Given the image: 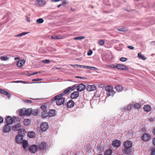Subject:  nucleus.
<instances>
[{
  "label": "nucleus",
  "mask_w": 155,
  "mask_h": 155,
  "mask_svg": "<svg viewBox=\"0 0 155 155\" xmlns=\"http://www.w3.org/2000/svg\"><path fill=\"white\" fill-rule=\"evenodd\" d=\"M124 149L123 150L124 153L128 154L130 152V148L132 146V143L130 141L127 140L124 143Z\"/></svg>",
  "instance_id": "obj_1"
},
{
  "label": "nucleus",
  "mask_w": 155,
  "mask_h": 155,
  "mask_svg": "<svg viewBox=\"0 0 155 155\" xmlns=\"http://www.w3.org/2000/svg\"><path fill=\"white\" fill-rule=\"evenodd\" d=\"M52 100H56V104L57 105H61L65 101L64 98L58 94L54 96L52 99Z\"/></svg>",
  "instance_id": "obj_2"
},
{
  "label": "nucleus",
  "mask_w": 155,
  "mask_h": 155,
  "mask_svg": "<svg viewBox=\"0 0 155 155\" xmlns=\"http://www.w3.org/2000/svg\"><path fill=\"white\" fill-rule=\"evenodd\" d=\"M105 90L107 91L106 94L108 97L113 96L115 92L113 90V87L111 85H108L105 87Z\"/></svg>",
  "instance_id": "obj_3"
},
{
  "label": "nucleus",
  "mask_w": 155,
  "mask_h": 155,
  "mask_svg": "<svg viewBox=\"0 0 155 155\" xmlns=\"http://www.w3.org/2000/svg\"><path fill=\"white\" fill-rule=\"evenodd\" d=\"M48 128V125L46 122H43L41 125L40 130L43 132L46 131Z\"/></svg>",
  "instance_id": "obj_4"
},
{
  "label": "nucleus",
  "mask_w": 155,
  "mask_h": 155,
  "mask_svg": "<svg viewBox=\"0 0 155 155\" xmlns=\"http://www.w3.org/2000/svg\"><path fill=\"white\" fill-rule=\"evenodd\" d=\"M116 67L117 69L123 70H127L129 69L127 66L120 64H117Z\"/></svg>",
  "instance_id": "obj_5"
},
{
  "label": "nucleus",
  "mask_w": 155,
  "mask_h": 155,
  "mask_svg": "<svg viewBox=\"0 0 155 155\" xmlns=\"http://www.w3.org/2000/svg\"><path fill=\"white\" fill-rule=\"evenodd\" d=\"M38 149V146L35 145H32L29 147L30 152L32 153L36 152Z\"/></svg>",
  "instance_id": "obj_6"
},
{
  "label": "nucleus",
  "mask_w": 155,
  "mask_h": 155,
  "mask_svg": "<svg viewBox=\"0 0 155 155\" xmlns=\"http://www.w3.org/2000/svg\"><path fill=\"white\" fill-rule=\"evenodd\" d=\"M121 144V142L119 140H115L112 143V146L114 147L117 148L120 146Z\"/></svg>",
  "instance_id": "obj_7"
},
{
  "label": "nucleus",
  "mask_w": 155,
  "mask_h": 155,
  "mask_svg": "<svg viewBox=\"0 0 155 155\" xmlns=\"http://www.w3.org/2000/svg\"><path fill=\"white\" fill-rule=\"evenodd\" d=\"M11 129V127L9 125L6 124L3 127L2 131L4 133H9L10 132Z\"/></svg>",
  "instance_id": "obj_8"
},
{
  "label": "nucleus",
  "mask_w": 155,
  "mask_h": 155,
  "mask_svg": "<svg viewBox=\"0 0 155 155\" xmlns=\"http://www.w3.org/2000/svg\"><path fill=\"white\" fill-rule=\"evenodd\" d=\"M79 93L78 91H75L72 93L71 95V98L72 99H76L79 96Z\"/></svg>",
  "instance_id": "obj_9"
},
{
  "label": "nucleus",
  "mask_w": 155,
  "mask_h": 155,
  "mask_svg": "<svg viewBox=\"0 0 155 155\" xmlns=\"http://www.w3.org/2000/svg\"><path fill=\"white\" fill-rule=\"evenodd\" d=\"M85 85L83 84H81L77 85V90L78 91L81 92L84 90L85 88Z\"/></svg>",
  "instance_id": "obj_10"
},
{
  "label": "nucleus",
  "mask_w": 155,
  "mask_h": 155,
  "mask_svg": "<svg viewBox=\"0 0 155 155\" xmlns=\"http://www.w3.org/2000/svg\"><path fill=\"white\" fill-rule=\"evenodd\" d=\"M151 138L150 135L147 134H145L143 135L141 137L142 140L144 141H148Z\"/></svg>",
  "instance_id": "obj_11"
},
{
  "label": "nucleus",
  "mask_w": 155,
  "mask_h": 155,
  "mask_svg": "<svg viewBox=\"0 0 155 155\" xmlns=\"http://www.w3.org/2000/svg\"><path fill=\"white\" fill-rule=\"evenodd\" d=\"M13 122V119L11 117L8 116L6 118V122L7 124L10 125L12 124Z\"/></svg>",
  "instance_id": "obj_12"
},
{
  "label": "nucleus",
  "mask_w": 155,
  "mask_h": 155,
  "mask_svg": "<svg viewBox=\"0 0 155 155\" xmlns=\"http://www.w3.org/2000/svg\"><path fill=\"white\" fill-rule=\"evenodd\" d=\"M24 136L17 135L16 137V141L17 143H22L23 140V137Z\"/></svg>",
  "instance_id": "obj_13"
},
{
  "label": "nucleus",
  "mask_w": 155,
  "mask_h": 155,
  "mask_svg": "<svg viewBox=\"0 0 155 155\" xmlns=\"http://www.w3.org/2000/svg\"><path fill=\"white\" fill-rule=\"evenodd\" d=\"M35 3L37 6H42L44 5L45 2L44 0H37Z\"/></svg>",
  "instance_id": "obj_14"
},
{
  "label": "nucleus",
  "mask_w": 155,
  "mask_h": 155,
  "mask_svg": "<svg viewBox=\"0 0 155 155\" xmlns=\"http://www.w3.org/2000/svg\"><path fill=\"white\" fill-rule=\"evenodd\" d=\"M22 143L23 148L25 150H27L28 145V141L26 140H24L22 141Z\"/></svg>",
  "instance_id": "obj_15"
},
{
  "label": "nucleus",
  "mask_w": 155,
  "mask_h": 155,
  "mask_svg": "<svg viewBox=\"0 0 155 155\" xmlns=\"http://www.w3.org/2000/svg\"><path fill=\"white\" fill-rule=\"evenodd\" d=\"M96 89V87L94 85H88L86 87L87 90L89 91H93Z\"/></svg>",
  "instance_id": "obj_16"
},
{
  "label": "nucleus",
  "mask_w": 155,
  "mask_h": 155,
  "mask_svg": "<svg viewBox=\"0 0 155 155\" xmlns=\"http://www.w3.org/2000/svg\"><path fill=\"white\" fill-rule=\"evenodd\" d=\"M25 62V61L24 59L20 60L17 62L16 65L19 67H21L23 65Z\"/></svg>",
  "instance_id": "obj_17"
},
{
  "label": "nucleus",
  "mask_w": 155,
  "mask_h": 155,
  "mask_svg": "<svg viewBox=\"0 0 155 155\" xmlns=\"http://www.w3.org/2000/svg\"><path fill=\"white\" fill-rule=\"evenodd\" d=\"M114 88L118 92H120L124 90V87L120 85H116Z\"/></svg>",
  "instance_id": "obj_18"
},
{
  "label": "nucleus",
  "mask_w": 155,
  "mask_h": 155,
  "mask_svg": "<svg viewBox=\"0 0 155 155\" xmlns=\"http://www.w3.org/2000/svg\"><path fill=\"white\" fill-rule=\"evenodd\" d=\"M56 111L54 110H51L48 112V116L50 117L54 116L56 114Z\"/></svg>",
  "instance_id": "obj_19"
},
{
  "label": "nucleus",
  "mask_w": 155,
  "mask_h": 155,
  "mask_svg": "<svg viewBox=\"0 0 155 155\" xmlns=\"http://www.w3.org/2000/svg\"><path fill=\"white\" fill-rule=\"evenodd\" d=\"M0 93L5 95L7 96L8 97H10V95L8 92L2 89H0Z\"/></svg>",
  "instance_id": "obj_20"
},
{
  "label": "nucleus",
  "mask_w": 155,
  "mask_h": 155,
  "mask_svg": "<svg viewBox=\"0 0 155 155\" xmlns=\"http://www.w3.org/2000/svg\"><path fill=\"white\" fill-rule=\"evenodd\" d=\"M46 143L45 142H42L39 146V148L41 150H44L46 147Z\"/></svg>",
  "instance_id": "obj_21"
},
{
  "label": "nucleus",
  "mask_w": 155,
  "mask_h": 155,
  "mask_svg": "<svg viewBox=\"0 0 155 155\" xmlns=\"http://www.w3.org/2000/svg\"><path fill=\"white\" fill-rule=\"evenodd\" d=\"M21 125L20 124H18L12 127V129L13 130L16 131L19 130L21 127Z\"/></svg>",
  "instance_id": "obj_22"
},
{
  "label": "nucleus",
  "mask_w": 155,
  "mask_h": 155,
  "mask_svg": "<svg viewBox=\"0 0 155 155\" xmlns=\"http://www.w3.org/2000/svg\"><path fill=\"white\" fill-rule=\"evenodd\" d=\"M31 120L28 119H25L23 121V123L25 126H29L30 124Z\"/></svg>",
  "instance_id": "obj_23"
},
{
  "label": "nucleus",
  "mask_w": 155,
  "mask_h": 155,
  "mask_svg": "<svg viewBox=\"0 0 155 155\" xmlns=\"http://www.w3.org/2000/svg\"><path fill=\"white\" fill-rule=\"evenodd\" d=\"M25 133V129H20L18 130V135L24 136Z\"/></svg>",
  "instance_id": "obj_24"
},
{
  "label": "nucleus",
  "mask_w": 155,
  "mask_h": 155,
  "mask_svg": "<svg viewBox=\"0 0 155 155\" xmlns=\"http://www.w3.org/2000/svg\"><path fill=\"white\" fill-rule=\"evenodd\" d=\"M29 137L31 138H33L35 137V133L33 131L29 132L28 133Z\"/></svg>",
  "instance_id": "obj_25"
},
{
  "label": "nucleus",
  "mask_w": 155,
  "mask_h": 155,
  "mask_svg": "<svg viewBox=\"0 0 155 155\" xmlns=\"http://www.w3.org/2000/svg\"><path fill=\"white\" fill-rule=\"evenodd\" d=\"M143 109L147 112H149L151 110V106L148 105H146L144 106Z\"/></svg>",
  "instance_id": "obj_26"
},
{
  "label": "nucleus",
  "mask_w": 155,
  "mask_h": 155,
  "mask_svg": "<svg viewBox=\"0 0 155 155\" xmlns=\"http://www.w3.org/2000/svg\"><path fill=\"white\" fill-rule=\"evenodd\" d=\"M75 103L72 100L68 101V108H71L74 106Z\"/></svg>",
  "instance_id": "obj_27"
},
{
  "label": "nucleus",
  "mask_w": 155,
  "mask_h": 155,
  "mask_svg": "<svg viewBox=\"0 0 155 155\" xmlns=\"http://www.w3.org/2000/svg\"><path fill=\"white\" fill-rule=\"evenodd\" d=\"M25 109L23 108L21 109L19 111V115L21 116H23L25 115Z\"/></svg>",
  "instance_id": "obj_28"
},
{
  "label": "nucleus",
  "mask_w": 155,
  "mask_h": 155,
  "mask_svg": "<svg viewBox=\"0 0 155 155\" xmlns=\"http://www.w3.org/2000/svg\"><path fill=\"white\" fill-rule=\"evenodd\" d=\"M25 115H29L31 114L32 109L31 108H28L25 109Z\"/></svg>",
  "instance_id": "obj_29"
},
{
  "label": "nucleus",
  "mask_w": 155,
  "mask_h": 155,
  "mask_svg": "<svg viewBox=\"0 0 155 155\" xmlns=\"http://www.w3.org/2000/svg\"><path fill=\"white\" fill-rule=\"evenodd\" d=\"M51 38L54 39H61V37L58 35L52 36Z\"/></svg>",
  "instance_id": "obj_30"
},
{
  "label": "nucleus",
  "mask_w": 155,
  "mask_h": 155,
  "mask_svg": "<svg viewBox=\"0 0 155 155\" xmlns=\"http://www.w3.org/2000/svg\"><path fill=\"white\" fill-rule=\"evenodd\" d=\"M112 153V150L110 149L107 150L105 153L104 155H110Z\"/></svg>",
  "instance_id": "obj_31"
},
{
  "label": "nucleus",
  "mask_w": 155,
  "mask_h": 155,
  "mask_svg": "<svg viewBox=\"0 0 155 155\" xmlns=\"http://www.w3.org/2000/svg\"><path fill=\"white\" fill-rule=\"evenodd\" d=\"M28 32H23L19 34L15 35V37H21L22 36L28 34Z\"/></svg>",
  "instance_id": "obj_32"
},
{
  "label": "nucleus",
  "mask_w": 155,
  "mask_h": 155,
  "mask_svg": "<svg viewBox=\"0 0 155 155\" xmlns=\"http://www.w3.org/2000/svg\"><path fill=\"white\" fill-rule=\"evenodd\" d=\"M138 56L139 58L142 59L144 60L146 59L145 56H143L142 54L139 53L138 54Z\"/></svg>",
  "instance_id": "obj_33"
},
{
  "label": "nucleus",
  "mask_w": 155,
  "mask_h": 155,
  "mask_svg": "<svg viewBox=\"0 0 155 155\" xmlns=\"http://www.w3.org/2000/svg\"><path fill=\"white\" fill-rule=\"evenodd\" d=\"M31 113L34 116H37L38 115V112L37 110H32Z\"/></svg>",
  "instance_id": "obj_34"
},
{
  "label": "nucleus",
  "mask_w": 155,
  "mask_h": 155,
  "mask_svg": "<svg viewBox=\"0 0 155 155\" xmlns=\"http://www.w3.org/2000/svg\"><path fill=\"white\" fill-rule=\"evenodd\" d=\"M68 93V88L66 89L62 93H60L58 95L63 97V96L65 94H66Z\"/></svg>",
  "instance_id": "obj_35"
},
{
  "label": "nucleus",
  "mask_w": 155,
  "mask_h": 155,
  "mask_svg": "<svg viewBox=\"0 0 155 155\" xmlns=\"http://www.w3.org/2000/svg\"><path fill=\"white\" fill-rule=\"evenodd\" d=\"M48 113L46 111L44 110L42 114V117H46L48 116Z\"/></svg>",
  "instance_id": "obj_36"
},
{
  "label": "nucleus",
  "mask_w": 155,
  "mask_h": 155,
  "mask_svg": "<svg viewBox=\"0 0 155 155\" xmlns=\"http://www.w3.org/2000/svg\"><path fill=\"white\" fill-rule=\"evenodd\" d=\"M76 88H77V84L74 85L72 87H68V91H69L70 90H71L72 91H74Z\"/></svg>",
  "instance_id": "obj_37"
},
{
  "label": "nucleus",
  "mask_w": 155,
  "mask_h": 155,
  "mask_svg": "<svg viewBox=\"0 0 155 155\" xmlns=\"http://www.w3.org/2000/svg\"><path fill=\"white\" fill-rule=\"evenodd\" d=\"M44 20L42 18H39L36 20V22L38 24H41L43 23Z\"/></svg>",
  "instance_id": "obj_38"
},
{
  "label": "nucleus",
  "mask_w": 155,
  "mask_h": 155,
  "mask_svg": "<svg viewBox=\"0 0 155 155\" xmlns=\"http://www.w3.org/2000/svg\"><path fill=\"white\" fill-rule=\"evenodd\" d=\"M0 59L2 61H5L9 59V58L7 56H2L0 58Z\"/></svg>",
  "instance_id": "obj_39"
},
{
  "label": "nucleus",
  "mask_w": 155,
  "mask_h": 155,
  "mask_svg": "<svg viewBox=\"0 0 155 155\" xmlns=\"http://www.w3.org/2000/svg\"><path fill=\"white\" fill-rule=\"evenodd\" d=\"M134 107L135 108L139 109L140 108L141 106L140 104L137 103L134 104Z\"/></svg>",
  "instance_id": "obj_40"
},
{
  "label": "nucleus",
  "mask_w": 155,
  "mask_h": 155,
  "mask_svg": "<svg viewBox=\"0 0 155 155\" xmlns=\"http://www.w3.org/2000/svg\"><path fill=\"white\" fill-rule=\"evenodd\" d=\"M85 38V37L84 36H80L78 37H75L74 39L75 40H81L82 39L84 38Z\"/></svg>",
  "instance_id": "obj_41"
},
{
  "label": "nucleus",
  "mask_w": 155,
  "mask_h": 155,
  "mask_svg": "<svg viewBox=\"0 0 155 155\" xmlns=\"http://www.w3.org/2000/svg\"><path fill=\"white\" fill-rule=\"evenodd\" d=\"M88 69H89L91 70H94V71H96L98 70L97 68L96 67H90L88 66Z\"/></svg>",
  "instance_id": "obj_42"
},
{
  "label": "nucleus",
  "mask_w": 155,
  "mask_h": 155,
  "mask_svg": "<svg viewBox=\"0 0 155 155\" xmlns=\"http://www.w3.org/2000/svg\"><path fill=\"white\" fill-rule=\"evenodd\" d=\"M98 44L100 45H103L104 44V42L103 40H100L98 41Z\"/></svg>",
  "instance_id": "obj_43"
},
{
  "label": "nucleus",
  "mask_w": 155,
  "mask_h": 155,
  "mask_svg": "<svg viewBox=\"0 0 155 155\" xmlns=\"http://www.w3.org/2000/svg\"><path fill=\"white\" fill-rule=\"evenodd\" d=\"M127 60V59L126 58L123 57H121L120 59V60L122 62H125Z\"/></svg>",
  "instance_id": "obj_44"
},
{
  "label": "nucleus",
  "mask_w": 155,
  "mask_h": 155,
  "mask_svg": "<svg viewBox=\"0 0 155 155\" xmlns=\"http://www.w3.org/2000/svg\"><path fill=\"white\" fill-rule=\"evenodd\" d=\"M24 102L27 104H29L31 103L32 101L30 100H24Z\"/></svg>",
  "instance_id": "obj_45"
},
{
  "label": "nucleus",
  "mask_w": 155,
  "mask_h": 155,
  "mask_svg": "<svg viewBox=\"0 0 155 155\" xmlns=\"http://www.w3.org/2000/svg\"><path fill=\"white\" fill-rule=\"evenodd\" d=\"M116 65H114V64H110L108 66V67H109L110 68H116Z\"/></svg>",
  "instance_id": "obj_46"
},
{
  "label": "nucleus",
  "mask_w": 155,
  "mask_h": 155,
  "mask_svg": "<svg viewBox=\"0 0 155 155\" xmlns=\"http://www.w3.org/2000/svg\"><path fill=\"white\" fill-rule=\"evenodd\" d=\"M132 106L133 105L131 104H130L129 105H128L127 107V109L128 110H131Z\"/></svg>",
  "instance_id": "obj_47"
},
{
  "label": "nucleus",
  "mask_w": 155,
  "mask_h": 155,
  "mask_svg": "<svg viewBox=\"0 0 155 155\" xmlns=\"http://www.w3.org/2000/svg\"><path fill=\"white\" fill-rule=\"evenodd\" d=\"M79 67H80L81 68H86V69H88V66H87L85 65H79Z\"/></svg>",
  "instance_id": "obj_48"
},
{
  "label": "nucleus",
  "mask_w": 155,
  "mask_h": 155,
  "mask_svg": "<svg viewBox=\"0 0 155 155\" xmlns=\"http://www.w3.org/2000/svg\"><path fill=\"white\" fill-rule=\"evenodd\" d=\"M43 62L45 63L48 64L50 62V61L49 60L46 59L43 60Z\"/></svg>",
  "instance_id": "obj_49"
},
{
  "label": "nucleus",
  "mask_w": 155,
  "mask_h": 155,
  "mask_svg": "<svg viewBox=\"0 0 155 155\" xmlns=\"http://www.w3.org/2000/svg\"><path fill=\"white\" fill-rule=\"evenodd\" d=\"M151 155H155V148L151 150Z\"/></svg>",
  "instance_id": "obj_50"
},
{
  "label": "nucleus",
  "mask_w": 155,
  "mask_h": 155,
  "mask_svg": "<svg viewBox=\"0 0 155 155\" xmlns=\"http://www.w3.org/2000/svg\"><path fill=\"white\" fill-rule=\"evenodd\" d=\"M46 108V106L45 105H43L41 106V108L43 110H44Z\"/></svg>",
  "instance_id": "obj_51"
},
{
  "label": "nucleus",
  "mask_w": 155,
  "mask_h": 155,
  "mask_svg": "<svg viewBox=\"0 0 155 155\" xmlns=\"http://www.w3.org/2000/svg\"><path fill=\"white\" fill-rule=\"evenodd\" d=\"M26 18L27 21L28 22H30L31 21L29 18L27 16H26Z\"/></svg>",
  "instance_id": "obj_52"
},
{
  "label": "nucleus",
  "mask_w": 155,
  "mask_h": 155,
  "mask_svg": "<svg viewBox=\"0 0 155 155\" xmlns=\"http://www.w3.org/2000/svg\"><path fill=\"white\" fill-rule=\"evenodd\" d=\"M71 65L73 68H77L79 67V65L78 64H75V65H73V64H71Z\"/></svg>",
  "instance_id": "obj_53"
},
{
  "label": "nucleus",
  "mask_w": 155,
  "mask_h": 155,
  "mask_svg": "<svg viewBox=\"0 0 155 155\" xmlns=\"http://www.w3.org/2000/svg\"><path fill=\"white\" fill-rule=\"evenodd\" d=\"M93 52L92 50H90V51L87 53V55H90L92 54Z\"/></svg>",
  "instance_id": "obj_54"
},
{
  "label": "nucleus",
  "mask_w": 155,
  "mask_h": 155,
  "mask_svg": "<svg viewBox=\"0 0 155 155\" xmlns=\"http://www.w3.org/2000/svg\"><path fill=\"white\" fill-rule=\"evenodd\" d=\"M41 79L40 78L35 79L32 80V81H41Z\"/></svg>",
  "instance_id": "obj_55"
},
{
  "label": "nucleus",
  "mask_w": 155,
  "mask_h": 155,
  "mask_svg": "<svg viewBox=\"0 0 155 155\" xmlns=\"http://www.w3.org/2000/svg\"><path fill=\"white\" fill-rule=\"evenodd\" d=\"M127 47L130 49L132 50L134 49V47L132 46H128Z\"/></svg>",
  "instance_id": "obj_56"
},
{
  "label": "nucleus",
  "mask_w": 155,
  "mask_h": 155,
  "mask_svg": "<svg viewBox=\"0 0 155 155\" xmlns=\"http://www.w3.org/2000/svg\"><path fill=\"white\" fill-rule=\"evenodd\" d=\"M118 30L119 31H124V29L123 28H118Z\"/></svg>",
  "instance_id": "obj_57"
},
{
  "label": "nucleus",
  "mask_w": 155,
  "mask_h": 155,
  "mask_svg": "<svg viewBox=\"0 0 155 155\" xmlns=\"http://www.w3.org/2000/svg\"><path fill=\"white\" fill-rule=\"evenodd\" d=\"M153 143L155 146V138L153 140Z\"/></svg>",
  "instance_id": "obj_58"
},
{
  "label": "nucleus",
  "mask_w": 155,
  "mask_h": 155,
  "mask_svg": "<svg viewBox=\"0 0 155 155\" xmlns=\"http://www.w3.org/2000/svg\"><path fill=\"white\" fill-rule=\"evenodd\" d=\"M38 72H34V73L31 74V75H35V74H38Z\"/></svg>",
  "instance_id": "obj_59"
},
{
  "label": "nucleus",
  "mask_w": 155,
  "mask_h": 155,
  "mask_svg": "<svg viewBox=\"0 0 155 155\" xmlns=\"http://www.w3.org/2000/svg\"><path fill=\"white\" fill-rule=\"evenodd\" d=\"M67 2L66 1H63V2H62V5H64V4H65V3H66Z\"/></svg>",
  "instance_id": "obj_60"
},
{
  "label": "nucleus",
  "mask_w": 155,
  "mask_h": 155,
  "mask_svg": "<svg viewBox=\"0 0 155 155\" xmlns=\"http://www.w3.org/2000/svg\"><path fill=\"white\" fill-rule=\"evenodd\" d=\"M20 83H24V84H26V83H28L27 82H26L22 81H20Z\"/></svg>",
  "instance_id": "obj_61"
},
{
  "label": "nucleus",
  "mask_w": 155,
  "mask_h": 155,
  "mask_svg": "<svg viewBox=\"0 0 155 155\" xmlns=\"http://www.w3.org/2000/svg\"><path fill=\"white\" fill-rule=\"evenodd\" d=\"M13 82L16 83H20V81H15L14 82Z\"/></svg>",
  "instance_id": "obj_62"
},
{
  "label": "nucleus",
  "mask_w": 155,
  "mask_h": 155,
  "mask_svg": "<svg viewBox=\"0 0 155 155\" xmlns=\"http://www.w3.org/2000/svg\"><path fill=\"white\" fill-rule=\"evenodd\" d=\"M19 59H20V58L19 57H16V58H15L14 59H15V60H17Z\"/></svg>",
  "instance_id": "obj_63"
},
{
  "label": "nucleus",
  "mask_w": 155,
  "mask_h": 155,
  "mask_svg": "<svg viewBox=\"0 0 155 155\" xmlns=\"http://www.w3.org/2000/svg\"><path fill=\"white\" fill-rule=\"evenodd\" d=\"M153 134L155 135V128L153 129Z\"/></svg>",
  "instance_id": "obj_64"
}]
</instances>
